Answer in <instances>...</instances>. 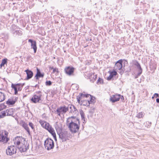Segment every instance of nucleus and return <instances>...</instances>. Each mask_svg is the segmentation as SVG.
I'll return each mask as SVG.
<instances>
[{
    "label": "nucleus",
    "mask_w": 159,
    "mask_h": 159,
    "mask_svg": "<svg viewBox=\"0 0 159 159\" xmlns=\"http://www.w3.org/2000/svg\"><path fill=\"white\" fill-rule=\"evenodd\" d=\"M55 129L57 134L59 135L60 139L62 142L69 140L71 135L69 131L62 130L61 128L57 123L55 126Z\"/></svg>",
    "instance_id": "f257e3e1"
},
{
    "label": "nucleus",
    "mask_w": 159,
    "mask_h": 159,
    "mask_svg": "<svg viewBox=\"0 0 159 159\" xmlns=\"http://www.w3.org/2000/svg\"><path fill=\"white\" fill-rule=\"evenodd\" d=\"M68 111V107L64 106L57 107L56 111H55V113L61 116V115H64Z\"/></svg>",
    "instance_id": "f03ea898"
},
{
    "label": "nucleus",
    "mask_w": 159,
    "mask_h": 159,
    "mask_svg": "<svg viewBox=\"0 0 159 159\" xmlns=\"http://www.w3.org/2000/svg\"><path fill=\"white\" fill-rule=\"evenodd\" d=\"M80 125L70 122L68 123V128L73 133H75L79 131Z\"/></svg>",
    "instance_id": "7ed1b4c3"
},
{
    "label": "nucleus",
    "mask_w": 159,
    "mask_h": 159,
    "mask_svg": "<svg viewBox=\"0 0 159 159\" xmlns=\"http://www.w3.org/2000/svg\"><path fill=\"white\" fill-rule=\"evenodd\" d=\"M44 146L48 150L52 149L54 147V142L51 139H47L44 141Z\"/></svg>",
    "instance_id": "20e7f679"
},
{
    "label": "nucleus",
    "mask_w": 159,
    "mask_h": 159,
    "mask_svg": "<svg viewBox=\"0 0 159 159\" xmlns=\"http://www.w3.org/2000/svg\"><path fill=\"white\" fill-rule=\"evenodd\" d=\"M16 146L12 145L8 146L6 150V153L7 155L11 156L16 153L17 150Z\"/></svg>",
    "instance_id": "39448f33"
},
{
    "label": "nucleus",
    "mask_w": 159,
    "mask_h": 159,
    "mask_svg": "<svg viewBox=\"0 0 159 159\" xmlns=\"http://www.w3.org/2000/svg\"><path fill=\"white\" fill-rule=\"evenodd\" d=\"M39 123L43 128L46 129L49 132L53 129L49 123L46 121L40 120Z\"/></svg>",
    "instance_id": "423d86ee"
},
{
    "label": "nucleus",
    "mask_w": 159,
    "mask_h": 159,
    "mask_svg": "<svg viewBox=\"0 0 159 159\" xmlns=\"http://www.w3.org/2000/svg\"><path fill=\"white\" fill-rule=\"evenodd\" d=\"M74 70L75 68L74 67L70 66L66 67L64 69L66 73L69 76L73 75Z\"/></svg>",
    "instance_id": "0eeeda50"
},
{
    "label": "nucleus",
    "mask_w": 159,
    "mask_h": 159,
    "mask_svg": "<svg viewBox=\"0 0 159 159\" xmlns=\"http://www.w3.org/2000/svg\"><path fill=\"white\" fill-rule=\"evenodd\" d=\"M89 96L91 97V95L89 94H83V93H79V94L78 96H77V101L78 102V103H80L81 101H82L84 99V98H87L89 97Z\"/></svg>",
    "instance_id": "6e6552de"
},
{
    "label": "nucleus",
    "mask_w": 159,
    "mask_h": 159,
    "mask_svg": "<svg viewBox=\"0 0 159 159\" xmlns=\"http://www.w3.org/2000/svg\"><path fill=\"white\" fill-rule=\"evenodd\" d=\"M121 96L120 94H118L112 95L110 98V101L113 103L119 101L120 98Z\"/></svg>",
    "instance_id": "1a4fd4ad"
},
{
    "label": "nucleus",
    "mask_w": 159,
    "mask_h": 159,
    "mask_svg": "<svg viewBox=\"0 0 159 159\" xmlns=\"http://www.w3.org/2000/svg\"><path fill=\"white\" fill-rule=\"evenodd\" d=\"M28 42L31 43V48L34 49V53H35L37 50L36 42L31 39H29Z\"/></svg>",
    "instance_id": "9d476101"
},
{
    "label": "nucleus",
    "mask_w": 159,
    "mask_h": 159,
    "mask_svg": "<svg viewBox=\"0 0 159 159\" xmlns=\"http://www.w3.org/2000/svg\"><path fill=\"white\" fill-rule=\"evenodd\" d=\"M41 95L39 94V95H34L31 99V100L34 103H36L39 102L41 100Z\"/></svg>",
    "instance_id": "9b49d317"
},
{
    "label": "nucleus",
    "mask_w": 159,
    "mask_h": 159,
    "mask_svg": "<svg viewBox=\"0 0 159 159\" xmlns=\"http://www.w3.org/2000/svg\"><path fill=\"white\" fill-rule=\"evenodd\" d=\"M22 137L17 136L15 138V139H13L14 143L15 145H16L17 146H18L21 144V142L22 141Z\"/></svg>",
    "instance_id": "f8f14e48"
},
{
    "label": "nucleus",
    "mask_w": 159,
    "mask_h": 159,
    "mask_svg": "<svg viewBox=\"0 0 159 159\" xmlns=\"http://www.w3.org/2000/svg\"><path fill=\"white\" fill-rule=\"evenodd\" d=\"M122 60L121 59L117 61L115 64V68L116 70H120L122 67Z\"/></svg>",
    "instance_id": "ddd939ff"
},
{
    "label": "nucleus",
    "mask_w": 159,
    "mask_h": 159,
    "mask_svg": "<svg viewBox=\"0 0 159 159\" xmlns=\"http://www.w3.org/2000/svg\"><path fill=\"white\" fill-rule=\"evenodd\" d=\"M43 73H41L40 71L37 67V73L35 76L36 80H38L39 78L43 77L44 76Z\"/></svg>",
    "instance_id": "4468645a"
},
{
    "label": "nucleus",
    "mask_w": 159,
    "mask_h": 159,
    "mask_svg": "<svg viewBox=\"0 0 159 159\" xmlns=\"http://www.w3.org/2000/svg\"><path fill=\"white\" fill-rule=\"evenodd\" d=\"M19 151L21 152H24L26 151L27 150L26 146L25 144H21V145H20V146H17Z\"/></svg>",
    "instance_id": "2eb2a0df"
},
{
    "label": "nucleus",
    "mask_w": 159,
    "mask_h": 159,
    "mask_svg": "<svg viewBox=\"0 0 159 159\" xmlns=\"http://www.w3.org/2000/svg\"><path fill=\"white\" fill-rule=\"evenodd\" d=\"M25 71L27 74L26 79L27 80L30 79L32 77L33 74L32 71L28 69H27Z\"/></svg>",
    "instance_id": "dca6fc26"
},
{
    "label": "nucleus",
    "mask_w": 159,
    "mask_h": 159,
    "mask_svg": "<svg viewBox=\"0 0 159 159\" xmlns=\"http://www.w3.org/2000/svg\"><path fill=\"white\" fill-rule=\"evenodd\" d=\"M109 72L110 73V75L107 78L108 80H110L114 76L116 75L117 74V73L115 71H109Z\"/></svg>",
    "instance_id": "f3484780"
},
{
    "label": "nucleus",
    "mask_w": 159,
    "mask_h": 159,
    "mask_svg": "<svg viewBox=\"0 0 159 159\" xmlns=\"http://www.w3.org/2000/svg\"><path fill=\"white\" fill-rule=\"evenodd\" d=\"M80 114L81 116V120L83 122V124H82V126H83L84 125L86 122L85 118V114L83 111L82 110H81L80 111Z\"/></svg>",
    "instance_id": "a211bd4d"
},
{
    "label": "nucleus",
    "mask_w": 159,
    "mask_h": 159,
    "mask_svg": "<svg viewBox=\"0 0 159 159\" xmlns=\"http://www.w3.org/2000/svg\"><path fill=\"white\" fill-rule=\"evenodd\" d=\"M67 107H68V110H69V108L70 109V112L71 113H74L77 110L75 106L74 105L72 104H70L68 105Z\"/></svg>",
    "instance_id": "6ab92c4d"
},
{
    "label": "nucleus",
    "mask_w": 159,
    "mask_h": 159,
    "mask_svg": "<svg viewBox=\"0 0 159 159\" xmlns=\"http://www.w3.org/2000/svg\"><path fill=\"white\" fill-rule=\"evenodd\" d=\"M80 105H83L86 106H89V105L90 103L89 102V100L86 99L82 101H81L80 103H79Z\"/></svg>",
    "instance_id": "aec40b11"
},
{
    "label": "nucleus",
    "mask_w": 159,
    "mask_h": 159,
    "mask_svg": "<svg viewBox=\"0 0 159 159\" xmlns=\"http://www.w3.org/2000/svg\"><path fill=\"white\" fill-rule=\"evenodd\" d=\"M89 78L90 80V81L92 82H93L94 81L97 79V76L96 75H94L92 74H89Z\"/></svg>",
    "instance_id": "412c9836"
},
{
    "label": "nucleus",
    "mask_w": 159,
    "mask_h": 159,
    "mask_svg": "<svg viewBox=\"0 0 159 159\" xmlns=\"http://www.w3.org/2000/svg\"><path fill=\"white\" fill-rule=\"evenodd\" d=\"M15 87L17 88V90L19 91H20L21 90L23 86L25 85V83L23 84H14Z\"/></svg>",
    "instance_id": "4be33fe9"
},
{
    "label": "nucleus",
    "mask_w": 159,
    "mask_h": 159,
    "mask_svg": "<svg viewBox=\"0 0 159 159\" xmlns=\"http://www.w3.org/2000/svg\"><path fill=\"white\" fill-rule=\"evenodd\" d=\"M6 111L7 113V116H11L13 114L14 110L12 108L7 109Z\"/></svg>",
    "instance_id": "5701e85b"
},
{
    "label": "nucleus",
    "mask_w": 159,
    "mask_h": 159,
    "mask_svg": "<svg viewBox=\"0 0 159 159\" xmlns=\"http://www.w3.org/2000/svg\"><path fill=\"white\" fill-rule=\"evenodd\" d=\"M15 101L11 98L8 99L6 102V104L9 105H13L15 104Z\"/></svg>",
    "instance_id": "b1692460"
},
{
    "label": "nucleus",
    "mask_w": 159,
    "mask_h": 159,
    "mask_svg": "<svg viewBox=\"0 0 159 159\" xmlns=\"http://www.w3.org/2000/svg\"><path fill=\"white\" fill-rule=\"evenodd\" d=\"M22 126L27 131L29 134H30V132L28 125L25 122L23 123Z\"/></svg>",
    "instance_id": "393cba45"
},
{
    "label": "nucleus",
    "mask_w": 159,
    "mask_h": 159,
    "mask_svg": "<svg viewBox=\"0 0 159 159\" xmlns=\"http://www.w3.org/2000/svg\"><path fill=\"white\" fill-rule=\"evenodd\" d=\"M5 94L2 92H0V102L4 101L5 99Z\"/></svg>",
    "instance_id": "a878e982"
},
{
    "label": "nucleus",
    "mask_w": 159,
    "mask_h": 159,
    "mask_svg": "<svg viewBox=\"0 0 159 159\" xmlns=\"http://www.w3.org/2000/svg\"><path fill=\"white\" fill-rule=\"evenodd\" d=\"M73 123L75 124L76 123V124L80 125V119L77 118H75V119H72L71 120H70V122H72Z\"/></svg>",
    "instance_id": "bb28decb"
},
{
    "label": "nucleus",
    "mask_w": 159,
    "mask_h": 159,
    "mask_svg": "<svg viewBox=\"0 0 159 159\" xmlns=\"http://www.w3.org/2000/svg\"><path fill=\"white\" fill-rule=\"evenodd\" d=\"M144 115V113L143 112H140L137 114L136 117L139 118H143Z\"/></svg>",
    "instance_id": "cd10ccee"
},
{
    "label": "nucleus",
    "mask_w": 159,
    "mask_h": 159,
    "mask_svg": "<svg viewBox=\"0 0 159 159\" xmlns=\"http://www.w3.org/2000/svg\"><path fill=\"white\" fill-rule=\"evenodd\" d=\"M138 69V72L137 74L138 76H140L142 72V69L140 65L137 67Z\"/></svg>",
    "instance_id": "c85d7f7f"
},
{
    "label": "nucleus",
    "mask_w": 159,
    "mask_h": 159,
    "mask_svg": "<svg viewBox=\"0 0 159 159\" xmlns=\"http://www.w3.org/2000/svg\"><path fill=\"white\" fill-rule=\"evenodd\" d=\"M11 87L12 88L14 89L15 91L14 94L15 95H16L18 93V91H19L17 90V88L15 87L14 84H11Z\"/></svg>",
    "instance_id": "c756f323"
},
{
    "label": "nucleus",
    "mask_w": 159,
    "mask_h": 159,
    "mask_svg": "<svg viewBox=\"0 0 159 159\" xmlns=\"http://www.w3.org/2000/svg\"><path fill=\"white\" fill-rule=\"evenodd\" d=\"M6 111H3L0 112V118L4 117L6 116Z\"/></svg>",
    "instance_id": "7c9ffc66"
},
{
    "label": "nucleus",
    "mask_w": 159,
    "mask_h": 159,
    "mask_svg": "<svg viewBox=\"0 0 159 159\" xmlns=\"http://www.w3.org/2000/svg\"><path fill=\"white\" fill-rule=\"evenodd\" d=\"M89 97L90 98V100H89V102L90 103V104L94 103V98L91 95V97L89 96Z\"/></svg>",
    "instance_id": "2f4dec72"
},
{
    "label": "nucleus",
    "mask_w": 159,
    "mask_h": 159,
    "mask_svg": "<svg viewBox=\"0 0 159 159\" xmlns=\"http://www.w3.org/2000/svg\"><path fill=\"white\" fill-rule=\"evenodd\" d=\"M77 118V117L76 116H71V117H70L67 119V120H66L67 122V123L70 122V120H72V119H75V118Z\"/></svg>",
    "instance_id": "473e14b6"
},
{
    "label": "nucleus",
    "mask_w": 159,
    "mask_h": 159,
    "mask_svg": "<svg viewBox=\"0 0 159 159\" xmlns=\"http://www.w3.org/2000/svg\"><path fill=\"white\" fill-rule=\"evenodd\" d=\"M103 82V80L101 78H99L98 81H97V83L98 84H102Z\"/></svg>",
    "instance_id": "72a5a7b5"
},
{
    "label": "nucleus",
    "mask_w": 159,
    "mask_h": 159,
    "mask_svg": "<svg viewBox=\"0 0 159 159\" xmlns=\"http://www.w3.org/2000/svg\"><path fill=\"white\" fill-rule=\"evenodd\" d=\"M6 107L4 104H2L0 105V110H2L5 108Z\"/></svg>",
    "instance_id": "f704fd0d"
},
{
    "label": "nucleus",
    "mask_w": 159,
    "mask_h": 159,
    "mask_svg": "<svg viewBox=\"0 0 159 159\" xmlns=\"http://www.w3.org/2000/svg\"><path fill=\"white\" fill-rule=\"evenodd\" d=\"M52 84V82L50 80L47 81L45 82V84L47 86H50Z\"/></svg>",
    "instance_id": "c9c22d12"
},
{
    "label": "nucleus",
    "mask_w": 159,
    "mask_h": 159,
    "mask_svg": "<svg viewBox=\"0 0 159 159\" xmlns=\"http://www.w3.org/2000/svg\"><path fill=\"white\" fill-rule=\"evenodd\" d=\"M4 65L7 63V58L4 59L2 60L1 62Z\"/></svg>",
    "instance_id": "e433bc0d"
},
{
    "label": "nucleus",
    "mask_w": 159,
    "mask_h": 159,
    "mask_svg": "<svg viewBox=\"0 0 159 159\" xmlns=\"http://www.w3.org/2000/svg\"><path fill=\"white\" fill-rule=\"evenodd\" d=\"M29 125L31 127V128L33 130V131H34L35 130V129L34 127V125L32 123L29 122Z\"/></svg>",
    "instance_id": "4c0bfd02"
},
{
    "label": "nucleus",
    "mask_w": 159,
    "mask_h": 159,
    "mask_svg": "<svg viewBox=\"0 0 159 159\" xmlns=\"http://www.w3.org/2000/svg\"><path fill=\"white\" fill-rule=\"evenodd\" d=\"M49 132L53 136L54 135V134H55L56 133H55V131L53 129V128Z\"/></svg>",
    "instance_id": "58836bf2"
},
{
    "label": "nucleus",
    "mask_w": 159,
    "mask_h": 159,
    "mask_svg": "<svg viewBox=\"0 0 159 159\" xmlns=\"http://www.w3.org/2000/svg\"><path fill=\"white\" fill-rule=\"evenodd\" d=\"M16 33L19 35H22V33L21 31L20 30L18 31H15Z\"/></svg>",
    "instance_id": "ea45409f"
},
{
    "label": "nucleus",
    "mask_w": 159,
    "mask_h": 159,
    "mask_svg": "<svg viewBox=\"0 0 159 159\" xmlns=\"http://www.w3.org/2000/svg\"><path fill=\"white\" fill-rule=\"evenodd\" d=\"M134 65L136 66L137 67L140 65L139 63L137 61L134 63Z\"/></svg>",
    "instance_id": "a19ab883"
},
{
    "label": "nucleus",
    "mask_w": 159,
    "mask_h": 159,
    "mask_svg": "<svg viewBox=\"0 0 159 159\" xmlns=\"http://www.w3.org/2000/svg\"><path fill=\"white\" fill-rule=\"evenodd\" d=\"M154 96L155 97H156V98L158 97H159V94L158 93H155L154 94Z\"/></svg>",
    "instance_id": "79ce46f5"
},
{
    "label": "nucleus",
    "mask_w": 159,
    "mask_h": 159,
    "mask_svg": "<svg viewBox=\"0 0 159 159\" xmlns=\"http://www.w3.org/2000/svg\"><path fill=\"white\" fill-rule=\"evenodd\" d=\"M53 137L54 138V139L55 141H57V138H56V134H54V135L53 136Z\"/></svg>",
    "instance_id": "37998d69"
},
{
    "label": "nucleus",
    "mask_w": 159,
    "mask_h": 159,
    "mask_svg": "<svg viewBox=\"0 0 159 159\" xmlns=\"http://www.w3.org/2000/svg\"><path fill=\"white\" fill-rule=\"evenodd\" d=\"M4 65L2 63H1V64L0 65V69H1L2 66H4Z\"/></svg>",
    "instance_id": "c03bdc74"
},
{
    "label": "nucleus",
    "mask_w": 159,
    "mask_h": 159,
    "mask_svg": "<svg viewBox=\"0 0 159 159\" xmlns=\"http://www.w3.org/2000/svg\"><path fill=\"white\" fill-rule=\"evenodd\" d=\"M4 65L2 63H1V64L0 65V69H1L2 66H4Z\"/></svg>",
    "instance_id": "a18cd8bd"
},
{
    "label": "nucleus",
    "mask_w": 159,
    "mask_h": 159,
    "mask_svg": "<svg viewBox=\"0 0 159 159\" xmlns=\"http://www.w3.org/2000/svg\"><path fill=\"white\" fill-rule=\"evenodd\" d=\"M39 82H38V84H36V85H35V86H34L35 87H38V88H39Z\"/></svg>",
    "instance_id": "49530a36"
},
{
    "label": "nucleus",
    "mask_w": 159,
    "mask_h": 159,
    "mask_svg": "<svg viewBox=\"0 0 159 159\" xmlns=\"http://www.w3.org/2000/svg\"><path fill=\"white\" fill-rule=\"evenodd\" d=\"M57 70V69L56 68H53V73L55 72Z\"/></svg>",
    "instance_id": "de8ad7c7"
},
{
    "label": "nucleus",
    "mask_w": 159,
    "mask_h": 159,
    "mask_svg": "<svg viewBox=\"0 0 159 159\" xmlns=\"http://www.w3.org/2000/svg\"><path fill=\"white\" fill-rule=\"evenodd\" d=\"M156 102L157 103H159V98H157L156 99Z\"/></svg>",
    "instance_id": "09e8293b"
},
{
    "label": "nucleus",
    "mask_w": 159,
    "mask_h": 159,
    "mask_svg": "<svg viewBox=\"0 0 159 159\" xmlns=\"http://www.w3.org/2000/svg\"><path fill=\"white\" fill-rule=\"evenodd\" d=\"M120 98H121V99H124V97H123V96H121V97H120Z\"/></svg>",
    "instance_id": "8fccbe9b"
},
{
    "label": "nucleus",
    "mask_w": 159,
    "mask_h": 159,
    "mask_svg": "<svg viewBox=\"0 0 159 159\" xmlns=\"http://www.w3.org/2000/svg\"><path fill=\"white\" fill-rule=\"evenodd\" d=\"M41 93V92L40 91H39L36 92V93H38L39 94V93Z\"/></svg>",
    "instance_id": "3c124183"
},
{
    "label": "nucleus",
    "mask_w": 159,
    "mask_h": 159,
    "mask_svg": "<svg viewBox=\"0 0 159 159\" xmlns=\"http://www.w3.org/2000/svg\"><path fill=\"white\" fill-rule=\"evenodd\" d=\"M138 76V75H137V76H136L135 77V78L136 79L137 78V77H138V76Z\"/></svg>",
    "instance_id": "603ef678"
},
{
    "label": "nucleus",
    "mask_w": 159,
    "mask_h": 159,
    "mask_svg": "<svg viewBox=\"0 0 159 159\" xmlns=\"http://www.w3.org/2000/svg\"><path fill=\"white\" fill-rule=\"evenodd\" d=\"M89 112H90V113L93 112L92 111H89Z\"/></svg>",
    "instance_id": "864d4df0"
},
{
    "label": "nucleus",
    "mask_w": 159,
    "mask_h": 159,
    "mask_svg": "<svg viewBox=\"0 0 159 159\" xmlns=\"http://www.w3.org/2000/svg\"><path fill=\"white\" fill-rule=\"evenodd\" d=\"M53 68H53V67H50V69H53Z\"/></svg>",
    "instance_id": "5fc2aeb1"
},
{
    "label": "nucleus",
    "mask_w": 159,
    "mask_h": 159,
    "mask_svg": "<svg viewBox=\"0 0 159 159\" xmlns=\"http://www.w3.org/2000/svg\"><path fill=\"white\" fill-rule=\"evenodd\" d=\"M27 148V150L29 148H28V146L27 147H26Z\"/></svg>",
    "instance_id": "6e6d98bb"
},
{
    "label": "nucleus",
    "mask_w": 159,
    "mask_h": 159,
    "mask_svg": "<svg viewBox=\"0 0 159 159\" xmlns=\"http://www.w3.org/2000/svg\"><path fill=\"white\" fill-rule=\"evenodd\" d=\"M154 98V97H152V98Z\"/></svg>",
    "instance_id": "4d7b16f0"
}]
</instances>
